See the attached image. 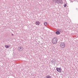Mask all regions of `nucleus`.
<instances>
[{
  "mask_svg": "<svg viewBox=\"0 0 78 78\" xmlns=\"http://www.w3.org/2000/svg\"><path fill=\"white\" fill-rule=\"evenodd\" d=\"M55 2L58 4L61 3L62 4V0H52L53 2H55Z\"/></svg>",
  "mask_w": 78,
  "mask_h": 78,
  "instance_id": "1",
  "label": "nucleus"
},
{
  "mask_svg": "<svg viewBox=\"0 0 78 78\" xmlns=\"http://www.w3.org/2000/svg\"><path fill=\"white\" fill-rule=\"evenodd\" d=\"M52 42L53 44H56L58 42V39L55 38H53L52 40Z\"/></svg>",
  "mask_w": 78,
  "mask_h": 78,
  "instance_id": "2",
  "label": "nucleus"
},
{
  "mask_svg": "<svg viewBox=\"0 0 78 78\" xmlns=\"http://www.w3.org/2000/svg\"><path fill=\"white\" fill-rule=\"evenodd\" d=\"M60 46L61 48L65 47V43L64 42H61L60 44Z\"/></svg>",
  "mask_w": 78,
  "mask_h": 78,
  "instance_id": "3",
  "label": "nucleus"
},
{
  "mask_svg": "<svg viewBox=\"0 0 78 78\" xmlns=\"http://www.w3.org/2000/svg\"><path fill=\"white\" fill-rule=\"evenodd\" d=\"M18 50L19 51H23V47L21 46H20L18 47Z\"/></svg>",
  "mask_w": 78,
  "mask_h": 78,
  "instance_id": "4",
  "label": "nucleus"
},
{
  "mask_svg": "<svg viewBox=\"0 0 78 78\" xmlns=\"http://www.w3.org/2000/svg\"><path fill=\"white\" fill-rule=\"evenodd\" d=\"M62 70V69L61 68H56V70L58 72H61V70Z\"/></svg>",
  "mask_w": 78,
  "mask_h": 78,
  "instance_id": "5",
  "label": "nucleus"
},
{
  "mask_svg": "<svg viewBox=\"0 0 78 78\" xmlns=\"http://www.w3.org/2000/svg\"><path fill=\"white\" fill-rule=\"evenodd\" d=\"M5 48H9V47H10V46L9 45H7L6 44H5Z\"/></svg>",
  "mask_w": 78,
  "mask_h": 78,
  "instance_id": "6",
  "label": "nucleus"
},
{
  "mask_svg": "<svg viewBox=\"0 0 78 78\" xmlns=\"http://www.w3.org/2000/svg\"><path fill=\"white\" fill-rule=\"evenodd\" d=\"M36 24L37 25H39L40 24V23L39 21H37L36 22Z\"/></svg>",
  "mask_w": 78,
  "mask_h": 78,
  "instance_id": "7",
  "label": "nucleus"
},
{
  "mask_svg": "<svg viewBox=\"0 0 78 78\" xmlns=\"http://www.w3.org/2000/svg\"><path fill=\"white\" fill-rule=\"evenodd\" d=\"M56 34H60V32L59 31H57L56 32Z\"/></svg>",
  "mask_w": 78,
  "mask_h": 78,
  "instance_id": "8",
  "label": "nucleus"
},
{
  "mask_svg": "<svg viewBox=\"0 0 78 78\" xmlns=\"http://www.w3.org/2000/svg\"><path fill=\"white\" fill-rule=\"evenodd\" d=\"M46 78H51V76H46Z\"/></svg>",
  "mask_w": 78,
  "mask_h": 78,
  "instance_id": "9",
  "label": "nucleus"
},
{
  "mask_svg": "<svg viewBox=\"0 0 78 78\" xmlns=\"http://www.w3.org/2000/svg\"><path fill=\"white\" fill-rule=\"evenodd\" d=\"M53 64H56V61L55 60H53Z\"/></svg>",
  "mask_w": 78,
  "mask_h": 78,
  "instance_id": "10",
  "label": "nucleus"
},
{
  "mask_svg": "<svg viewBox=\"0 0 78 78\" xmlns=\"http://www.w3.org/2000/svg\"><path fill=\"white\" fill-rule=\"evenodd\" d=\"M44 26H47V22H45L44 23Z\"/></svg>",
  "mask_w": 78,
  "mask_h": 78,
  "instance_id": "11",
  "label": "nucleus"
},
{
  "mask_svg": "<svg viewBox=\"0 0 78 78\" xmlns=\"http://www.w3.org/2000/svg\"><path fill=\"white\" fill-rule=\"evenodd\" d=\"M59 31H60V32H62V30L61 29L59 30Z\"/></svg>",
  "mask_w": 78,
  "mask_h": 78,
  "instance_id": "12",
  "label": "nucleus"
},
{
  "mask_svg": "<svg viewBox=\"0 0 78 78\" xmlns=\"http://www.w3.org/2000/svg\"><path fill=\"white\" fill-rule=\"evenodd\" d=\"M51 64H53V63H54L53 61H51Z\"/></svg>",
  "mask_w": 78,
  "mask_h": 78,
  "instance_id": "13",
  "label": "nucleus"
},
{
  "mask_svg": "<svg viewBox=\"0 0 78 78\" xmlns=\"http://www.w3.org/2000/svg\"><path fill=\"white\" fill-rule=\"evenodd\" d=\"M66 6H67V5L66 4H65V5H64V7H66Z\"/></svg>",
  "mask_w": 78,
  "mask_h": 78,
  "instance_id": "14",
  "label": "nucleus"
},
{
  "mask_svg": "<svg viewBox=\"0 0 78 78\" xmlns=\"http://www.w3.org/2000/svg\"><path fill=\"white\" fill-rule=\"evenodd\" d=\"M12 36H14V34H12Z\"/></svg>",
  "mask_w": 78,
  "mask_h": 78,
  "instance_id": "15",
  "label": "nucleus"
}]
</instances>
